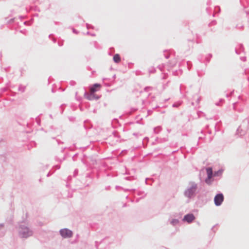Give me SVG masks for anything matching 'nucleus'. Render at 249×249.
Listing matches in <instances>:
<instances>
[{"instance_id": "1", "label": "nucleus", "mask_w": 249, "mask_h": 249, "mask_svg": "<svg viewBox=\"0 0 249 249\" xmlns=\"http://www.w3.org/2000/svg\"><path fill=\"white\" fill-rule=\"evenodd\" d=\"M16 228L18 231V235L20 238H27L33 234V230L23 222L19 223Z\"/></svg>"}, {"instance_id": "2", "label": "nucleus", "mask_w": 249, "mask_h": 249, "mask_svg": "<svg viewBox=\"0 0 249 249\" xmlns=\"http://www.w3.org/2000/svg\"><path fill=\"white\" fill-rule=\"evenodd\" d=\"M198 191V184L194 181H190L184 192V196L188 199L195 197Z\"/></svg>"}, {"instance_id": "3", "label": "nucleus", "mask_w": 249, "mask_h": 249, "mask_svg": "<svg viewBox=\"0 0 249 249\" xmlns=\"http://www.w3.org/2000/svg\"><path fill=\"white\" fill-rule=\"evenodd\" d=\"M249 129V118L244 120L238 128L236 134L240 136L244 135Z\"/></svg>"}, {"instance_id": "4", "label": "nucleus", "mask_w": 249, "mask_h": 249, "mask_svg": "<svg viewBox=\"0 0 249 249\" xmlns=\"http://www.w3.org/2000/svg\"><path fill=\"white\" fill-rule=\"evenodd\" d=\"M59 233L63 238H69L73 235L72 231L67 228L61 229L59 231Z\"/></svg>"}, {"instance_id": "5", "label": "nucleus", "mask_w": 249, "mask_h": 249, "mask_svg": "<svg viewBox=\"0 0 249 249\" xmlns=\"http://www.w3.org/2000/svg\"><path fill=\"white\" fill-rule=\"evenodd\" d=\"M224 201V196L222 193H218L215 195L214 198V204L216 206H219Z\"/></svg>"}, {"instance_id": "6", "label": "nucleus", "mask_w": 249, "mask_h": 249, "mask_svg": "<svg viewBox=\"0 0 249 249\" xmlns=\"http://www.w3.org/2000/svg\"><path fill=\"white\" fill-rule=\"evenodd\" d=\"M195 219V216L192 213H188L185 215L182 219V221L188 223H192Z\"/></svg>"}, {"instance_id": "7", "label": "nucleus", "mask_w": 249, "mask_h": 249, "mask_svg": "<svg viewBox=\"0 0 249 249\" xmlns=\"http://www.w3.org/2000/svg\"><path fill=\"white\" fill-rule=\"evenodd\" d=\"M94 93V92H91L90 93H88V92H85L84 96L89 100H98L99 98V96L95 95Z\"/></svg>"}, {"instance_id": "8", "label": "nucleus", "mask_w": 249, "mask_h": 249, "mask_svg": "<svg viewBox=\"0 0 249 249\" xmlns=\"http://www.w3.org/2000/svg\"><path fill=\"white\" fill-rule=\"evenodd\" d=\"M206 172L207 175V178L212 179L213 177H214V173L213 172L212 168L211 167H207L206 168Z\"/></svg>"}, {"instance_id": "9", "label": "nucleus", "mask_w": 249, "mask_h": 249, "mask_svg": "<svg viewBox=\"0 0 249 249\" xmlns=\"http://www.w3.org/2000/svg\"><path fill=\"white\" fill-rule=\"evenodd\" d=\"M101 85L98 83L94 84L90 88V90L91 92H95L98 90V89L101 87Z\"/></svg>"}, {"instance_id": "10", "label": "nucleus", "mask_w": 249, "mask_h": 249, "mask_svg": "<svg viewBox=\"0 0 249 249\" xmlns=\"http://www.w3.org/2000/svg\"><path fill=\"white\" fill-rule=\"evenodd\" d=\"M113 61L116 63H118L121 61V57L119 54H115L113 57Z\"/></svg>"}, {"instance_id": "11", "label": "nucleus", "mask_w": 249, "mask_h": 249, "mask_svg": "<svg viewBox=\"0 0 249 249\" xmlns=\"http://www.w3.org/2000/svg\"><path fill=\"white\" fill-rule=\"evenodd\" d=\"M224 170L222 169H220L217 171L214 172V177H221L222 175Z\"/></svg>"}, {"instance_id": "12", "label": "nucleus", "mask_w": 249, "mask_h": 249, "mask_svg": "<svg viewBox=\"0 0 249 249\" xmlns=\"http://www.w3.org/2000/svg\"><path fill=\"white\" fill-rule=\"evenodd\" d=\"M213 180L211 178H206L205 179V182L207 184L210 185L212 184Z\"/></svg>"}, {"instance_id": "13", "label": "nucleus", "mask_w": 249, "mask_h": 249, "mask_svg": "<svg viewBox=\"0 0 249 249\" xmlns=\"http://www.w3.org/2000/svg\"><path fill=\"white\" fill-rule=\"evenodd\" d=\"M178 223L179 221L177 219H173L171 221V224L174 226L177 225L178 224Z\"/></svg>"}, {"instance_id": "14", "label": "nucleus", "mask_w": 249, "mask_h": 249, "mask_svg": "<svg viewBox=\"0 0 249 249\" xmlns=\"http://www.w3.org/2000/svg\"><path fill=\"white\" fill-rule=\"evenodd\" d=\"M161 128L160 126H157L154 128V132L155 133H158L160 132Z\"/></svg>"}, {"instance_id": "15", "label": "nucleus", "mask_w": 249, "mask_h": 249, "mask_svg": "<svg viewBox=\"0 0 249 249\" xmlns=\"http://www.w3.org/2000/svg\"><path fill=\"white\" fill-rule=\"evenodd\" d=\"M18 89L19 91H21L22 92H24L25 89V86H22V85H20L18 87Z\"/></svg>"}, {"instance_id": "16", "label": "nucleus", "mask_w": 249, "mask_h": 249, "mask_svg": "<svg viewBox=\"0 0 249 249\" xmlns=\"http://www.w3.org/2000/svg\"><path fill=\"white\" fill-rule=\"evenodd\" d=\"M243 50V45L242 44H240L239 45V50H237V49H235V52L237 54H240V51H242Z\"/></svg>"}, {"instance_id": "17", "label": "nucleus", "mask_w": 249, "mask_h": 249, "mask_svg": "<svg viewBox=\"0 0 249 249\" xmlns=\"http://www.w3.org/2000/svg\"><path fill=\"white\" fill-rule=\"evenodd\" d=\"M155 71H156V70L154 67H151L149 69V72L150 73H154Z\"/></svg>"}, {"instance_id": "18", "label": "nucleus", "mask_w": 249, "mask_h": 249, "mask_svg": "<svg viewBox=\"0 0 249 249\" xmlns=\"http://www.w3.org/2000/svg\"><path fill=\"white\" fill-rule=\"evenodd\" d=\"M212 57V55L211 54H209L206 57V59L207 61L208 62H209L210 61L211 58Z\"/></svg>"}, {"instance_id": "19", "label": "nucleus", "mask_w": 249, "mask_h": 249, "mask_svg": "<svg viewBox=\"0 0 249 249\" xmlns=\"http://www.w3.org/2000/svg\"><path fill=\"white\" fill-rule=\"evenodd\" d=\"M33 19H32L30 21H25L24 23L25 25H31L33 23Z\"/></svg>"}, {"instance_id": "20", "label": "nucleus", "mask_w": 249, "mask_h": 249, "mask_svg": "<svg viewBox=\"0 0 249 249\" xmlns=\"http://www.w3.org/2000/svg\"><path fill=\"white\" fill-rule=\"evenodd\" d=\"M86 27H87V28L88 29H89L90 28H92V29L93 28V26H92L91 25H90V24H89L88 23H86Z\"/></svg>"}, {"instance_id": "21", "label": "nucleus", "mask_w": 249, "mask_h": 249, "mask_svg": "<svg viewBox=\"0 0 249 249\" xmlns=\"http://www.w3.org/2000/svg\"><path fill=\"white\" fill-rule=\"evenodd\" d=\"M187 65L188 66V69H190L191 67V63L190 62L188 61L187 62Z\"/></svg>"}, {"instance_id": "22", "label": "nucleus", "mask_w": 249, "mask_h": 249, "mask_svg": "<svg viewBox=\"0 0 249 249\" xmlns=\"http://www.w3.org/2000/svg\"><path fill=\"white\" fill-rule=\"evenodd\" d=\"M179 106V104H177L175 103L173 105V107H178Z\"/></svg>"}, {"instance_id": "23", "label": "nucleus", "mask_w": 249, "mask_h": 249, "mask_svg": "<svg viewBox=\"0 0 249 249\" xmlns=\"http://www.w3.org/2000/svg\"><path fill=\"white\" fill-rule=\"evenodd\" d=\"M4 226V223H0V230Z\"/></svg>"}, {"instance_id": "24", "label": "nucleus", "mask_w": 249, "mask_h": 249, "mask_svg": "<svg viewBox=\"0 0 249 249\" xmlns=\"http://www.w3.org/2000/svg\"><path fill=\"white\" fill-rule=\"evenodd\" d=\"M240 59L243 61H246V57H241Z\"/></svg>"}, {"instance_id": "25", "label": "nucleus", "mask_w": 249, "mask_h": 249, "mask_svg": "<svg viewBox=\"0 0 249 249\" xmlns=\"http://www.w3.org/2000/svg\"><path fill=\"white\" fill-rule=\"evenodd\" d=\"M237 105V103H235L233 104V107L234 109H236V106Z\"/></svg>"}, {"instance_id": "26", "label": "nucleus", "mask_w": 249, "mask_h": 249, "mask_svg": "<svg viewBox=\"0 0 249 249\" xmlns=\"http://www.w3.org/2000/svg\"><path fill=\"white\" fill-rule=\"evenodd\" d=\"M87 35H90V36H95L94 34H90L89 32H88L87 33Z\"/></svg>"}, {"instance_id": "27", "label": "nucleus", "mask_w": 249, "mask_h": 249, "mask_svg": "<svg viewBox=\"0 0 249 249\" xmlns=\"http://www.w3.org/2000/svg\"><path fill=\"white\" fill-rule=\"evenodd\" d=\"M148 140H149V139H148V137H145V138H144V139H143V140H144V141H145L146 142H147L148 141Z\"/></svg>"}, {"instance_id": "28", "label": "nucleus", "mask_w": 249, "mask_h": 249, "mask_svg": "<svg viewBox=\"0 0 249 249\" xmlns=\"http://www.w3.org/2000/svg\"><path fill=\"white\" fill-rule=\"evenodd\" d=\"M165 57L166 59H168L169 57V54H166L165 55Z\"/></svg>"}, {"instance_id": "29", "label": "nucleus", "mask_w": 249, "mask_h": 249, "mask_svg": "<svg viewBox=\"0 0 249 249\" xmlns=\"http://www.w3.org/2000/svg\"><path fill=\"white\" fill-rule=\"evenodd\" d=\"M200 101V98L199 97V98H198L197 99V101H196V102H197V103L198 104V103H199Z\"/></svg>"}, {"instance_id": "30", "label": "nucleus", "mask_w": 249, "mask_h": 249, "mask_svg": "<svg viewBox=\"0 0 249 249\" xmlns=\"http://www.w3.org/2000/svg\"><path fill=\"white\" fill-rule=\"evenodd\" d=\"M73 32L75 34H77V33H78L77 31L75 29L73 30Z\"/></svg>"}, {"instance_id": "31", "label": "nucleus", "mask_w": 249, "mask_h": 249, "mask_svg": "<svg viewBox=\"0 0 249 249\" xmlns=\"http://www.w3.org/2000/svg\"><path fill=\"white\" fill-rule=\"evenodd\" d=\"M217 8L218 9V11H220V7H219V6H217V7H216L215 8V10H216V9Z\"/></svg>"}, {"instance_id": "32", "label": "nucleus", "mask_w": 249, "mask_h": 249, "mask_svg": "<svg viewBox=\"0 0 249 249\" xmlns=\"http://www.w3.org/2000/svg\"><path fill=\"white\" fill-rule=\"evenodd\" d=\"M77 172H78L77 170H75L74 171V175L77 174Z\"/></svg>"}, {"instance_id": "33", "label": "nucleus", "mask_w": 249, "mask_h": 249, "mask_svg": "<svg viewBox=\"0 0 249 249\" xmlns=\"http://www.w3.org/2000/svg\"><path fill=\"white\" fill-rule=\"evenodd\" d=\"M51 174H50V173L49 172V173H48V174H47V177H49V176H51Z\"/></svg>"}, {"instance_id": "34", "label": "nucleus", "mask_w": 249, "mask_h": 249, "mask_svg": "<svg viewBox=\"0 0 249 249\" xmlns=\"http://www.w3.org/2000/svg\"><path fill=\"white\" fill-rule=\"evenodd\" d=\"M245 73L247 74V73H248V70H245Z\"/></svg>"}, {"instance_id": "35", "label": "nucleus", "mask_w": 249, "mask_h": 249, "mask_svg": "<svg viewBox=\"0 0 249 249\" xmlns=\"http://www.w3.org/2000/svg\"><path fill=\"white\" fill-rule=\"evenodd\" d=\"M149 88H150V87H146L144 89L145 90H147V89Z\"/></svg>"}, {"instance_id": "36", "label": "nucleus", "mask_w": 249, "mask_h": 249, "mask_svg": "<svg viewBox=\"0 0 249 249\" xmlns=\"http://www.w3.org/2000/svg\"><path fill=\"white\" fill-rule=\"evenodd\" d=\"M71 83L72 85H73V84H74V82L72 81L71 82Z\"/></svg>"}, {"instance_id": "37", "label": "nucleus", "mask_w": 249, "mask_h": 249, "mask_svg": "<svg viewBox=\"0 0 249 249\" xmlns=\"http://www.w3.org/2000/svg\"><path fill=\"white\" fill-rule=\"evenodd\" d=\"M163 141H164V142H166V141H167V139H166V138H164V139H163Z\"/></svg>"}, {"instance_id": "38", "label": "nucleus", "mask_w": 249, "mask_h": 249, "mask_svg": "<svg viewBox=\"0 0 249 249\" xmlns=\"http://www.w3.org/2000/svg\"><path fill=\"white\" fill-rule=\"evenodd\" d=\"M56 167H57V169H59L60 168V166H58V165H56Z\"/></svg>"}, {"instance_id": "39", "label": "nucleus", "mask_w": 249, "mask_h": 249, "mask_svg": "<svg viewBox=\"0 0 249 249\" xmlns=\"http://www.w3.org/2000/svg\"><path fill=\"white\" fill-rule=\"evenodd\" d=\"M34 16H36V17H38V15L37 14H35Z\"/></svg>"}, {"instance_id": "40", "label": "nucleus", "mask_w": 249, "mask_h": 249, "mask_svg": "<svg viewBox=\"0 0 249 249\" xmlns=\"http://www.w3.org/2000/svg\"><path fill=\"white\" fill-rule=\"evenodd\" d=\"M58 45L59 46H62V44L61 43H60L59 42H58Z\"/></svg>"}, {"instance_id": "41", "label": "nucleus", "mask_w": 249, "mask_h": 249, "mask_svg": "<svg viewBox=\"0 0 249 249\" xmlns=\"http://www.w3.org/2000/svg\"><path fill=\"white\" fill-rule=\"evenodd\" d=\"M147 178H146V179H145V183H146V184H147Z\"/></svg>"}, {"instance_id": "42", "label": "nucleus", "mask_w": 249, "mask_h": 249, "mask_svg": "<svg viewBox=\"0 0 249 249\" xmlns=\"http://www.w3.org/2000/svg\"><path fill=\"white\" fill-rule=\"evenodd\" d=\"M53 41L54 42H55L56 41V40L55 39H53Z\"/></svg>"}, {"instance_id": "43", "label": "nucleus", "mask_w": 249, "mask_h": 249, "mask_svg": "<svg viewBox=\"0 0 249 249\" xmlns=\"http://www.w3.org/2000/svg\"><path fill=\"white\" fill-rule=\"evenodd\" d=\"M135 189H132L131 191H133V192H134L135 191Z\"/></svg>"}, {"instance_id": "44", "label": "nucleus", "mask_w": 249, "mask_h": 249, "mask_svg": "<svg viewBox=\"0 0 249 249\" xmlns=\"http://www.w3.org/2000/svg\"><path fill=\"white\" fill-rule=\"evenodd\" d=\"M216 105L218 106V105H219V104H218V103H216Z\"/></svg>"}, {"instance_id": "45", "label": "nucleus", "mask_w": 249, "mask_h": 249, "mask_svg": "<svg viewBox=\"0 0 249 249\" xmlns=\"http://www.w3.org/2000/svg\"><path fill=\"white\" fill-rule=\"evenodd\" d=\"M192 105H194V103L193 102L192 103Z\"/></svg>"}, {"instance_id": "46", "label": "nucleus", "mask_w": 249, "mask_h": 249, "mask_svg": "<svg viewBox=\"0 0 249 249\" xmlns=\"http://www.w3.org/2000/svg\"><path fill=\"white\" fill-rule=\"evenodd\" d=\"M181 88H182V87H180V90H181Z\"/></svg>"}]
</instances>
